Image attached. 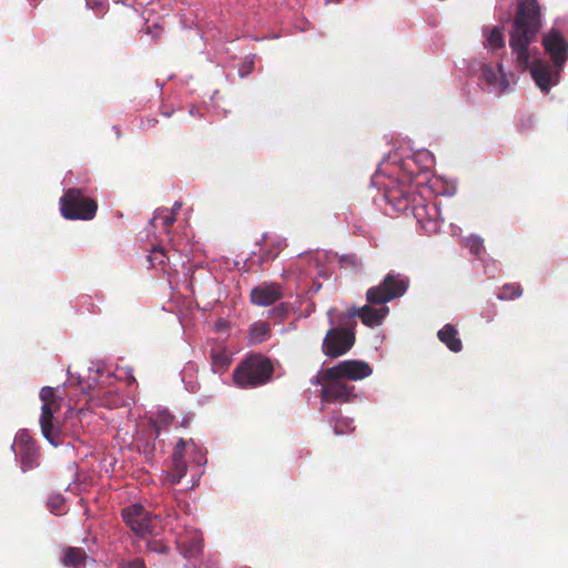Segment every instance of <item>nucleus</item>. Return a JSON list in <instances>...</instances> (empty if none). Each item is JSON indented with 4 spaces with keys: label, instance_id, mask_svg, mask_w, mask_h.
I'll return each instance as SVG.
<instances>
[{
    "label": "nucleus",
    "instance_id": "1",
    "mask_svg": "<svg viewBox=\"0 0 568 568\" xmlns=\"http://www.w3.org/2000/svg\"><path fill=\"white\" fill-rule=\"evenodd\" d=\"M541 28L540 6L537 0H519L510 33L509 47L517 65L526 70L530 64L529 45Z\"/></svg>",
    "mask_w": 568,
    "mask_h": 568
},
{
    "label": "nucleus",
    "instance_id": "2",
    "mask_svg": "<svg viewBox=\"0 0 568 568\" xmlns=\"http://www.w3.org/2000/svg\"><path fill=\"white\" fill-rule=\"evenodd\" d=\"M336 308L327 311V318L332 327L326 332L322 342V352L328 358H337L351 351L354 346L356 336V321L352 320V314H339L334 320Z\"/></svg>",
    "mask_w": 568,
    "mask_h": 568
},
{
    "label": "nucleus",
    "instance_id": "3",
    "mask_svg": "<svg viewBox=\"0 0 568 568\" xmlns=\"http://www.w3.org/2000/svg\"><path fill=\"white\" fill-rule=\"evenodd\" d=\"M275 372L271 358L254 353L246 356L233 371L234 384L240 388H256L270 383Z\"/></svg>",
    "mask_w": 568,
    "mask_h": 568
},
{
    "label": "nucleus",
    "instance_id": "4",
    "mask_svg": "<svg viewBox=\"0 0 568 568\" xmlns=\"http://www.w3.org/2000/svg\"><path fill=\"white\" fill-rule=\"evenodd\" d=\"M189 459L196 466L206 463L205 455L192 439L180 438L173 449L170 467L165 471L169 484L176 485L186 475Z\"/></svg>",
    "mask_w": 568,
    "mask_h": 568
},
{
    "label": "nucleus",
    "instance_id": "5",
    "mask_svg": "<svg viewBox=\"0 0 568 568\" xmlns=\"http://www.w3.org/2000/svg\"><path fill=\"white\" fill-rule=\"evenodd\" d=\"M40 399L42 402L40 427L43 437L53 446L60 444L61 428L54 420V413L61 408V398L55 395L53 387L45 386L40 390Z\"/></svg>",
    "mask_w": 568,
    "mask_h": 568
},
{
    "label": "nucleus",
    "instance_id": "6",
    "mask_svg": "<svg viewBox=\"0 0 568 568\" xmlns=\"http://www.w3.org/2000/svg\"><path fill=\"white\" fill-rule=\"evenodd\" d=\"M121 516L123 521L139 537L144 538L149 535H155L160 529V517L152 515L140 504H132L123 508Z\"/></svg>",
    "mask_w": 568,
    "mask_h": 568
},
{
    "label": "nucleus",
    "instance_id": "7",
    "mask_svg": "<svg viewBox=\"0 0 568 568\" xmlns=\"http://www.w3.org/2000/svg\"><path fill=\"white\" fill-rule=\"evenodd\" d=\"M408 285V280L402 275L387 274L382 283L368 288L366 301L373 305H384L392 300L403 296Z\"/></svg>",
    "mask_w": 568,
    "mask_h": 568
},
{
    "label": "nucleus",
    "instance_id": "8",
    "mask_svg": "<svg viewBox=\"0 0 568 568\" xmlns=\"http://www.w3.org/2000/svg\"><path fill=\"white\" fill-rule=\"evenodd\" d=\"M373 373L367 362L359 359H345L321 372L323 381L347 379L362 381Z\"/></svg>",
    "mask_w": 568,
    "mask_h": 568
},
{
    "label": "nucleus",
    "instance_id": "9",
    "mask_svg": "<svg viewBox=\"0 0 568 568\" xmlns=\"http://www.w3.org/2000/svg\"><path fill=\"white\" fill-rule=\"evenodd\" d=\"M11 448L20 462L23 473L39 466L40 448L37 442L26 430H21L17 434Z\"/></svg>",
    "mask_w": 568,
    "mask_h": 568
},
{
    "label": "nucleus",
    "instance_id": "10",
    "mask_svg": "<svg viewBox=\"0 0 568 568\" xmlns=\"http://www.w3.org/2000/svg\"><path fill=\"white\" fill-rule=\"evenodd\" d=\"M60 213H97L98 203L81 189H69L60 199Z\"/></svg>",
    "mask_w": 568,
    "mask_h": 568
},
{
    "label": "nucleus",
    "instance_id": "11",
    "mask_svg": "<svg viewBox=\"0 0 568 568\" xmlns=\"http://www.w3.org/2000/svg\"><path fill=\"white\" fill-rule=\"evenodd\" d=\"M542 45L554 68L562 69L568 59V42L564 36L557 29H551L544 36Z\"/></svg>",
    "mask_w": 568,
    "mask_h": 568
},
{
    "label": "nucleus",
    "instance_id": "12",
    "mask_svg": "<svg viewBox=\"0 0 568 568\" xmlns=\"http://www.w3.org/2000/svg\"><path fill=\"white\" fill-rule=\"evenodd\" d=\"M560 71L561 69L552 68L541 59H535L530 64V74L537 87L544 92H548L558 82Z\"/></svg>",
    "mask_w": 568,
    "mask_h": 568
},
{
    "label": "nucleus",
    "instance_id": "13",
    "mask_svg": "<svg viewBox=\"0 0 568 568\" xmlns=\"http://www.w3.org/2000/svg\"><path fill=\"white\" fill-rule=\"evenodd\" d=\"M321 389V399L326 403L349 402L354 395V386H351L342 379L326 381Z\"/></svg>",
    "mask_w": 568,
    "mask_h": 568
},
{
    "label": "nucleus",
    "instance_id": "14",
    "mask_svg": "<svg viewBox=\"0 0 568 568\" xmlns=\"http://www.w3.org/2000/svg\"><path fill=\"white\" fill-rule=\"evenodd\" d=\"M283 297L278 283H262L251 291V302L258 306H270Z\"/></svg>",
    "mask_w": 568,
    "mask_h": 568
},
{
    "label": "nucleus",
    "instance_id": "15",
    "mask_svg": "<svg viewBox=\"0 0 568 568\" xmlns=\"http://www.w3.org/2000/svg\"><path fill=\"white\" fill-rule=\"evenodd\" d=\"M388 312L389 308L387 306H382L377 310L369 305H364L359 308L353 306L343 314H352L353 321L359 317L364 325L373 327L379 325Z\"/></svg>",
    "mask_w": 568,
    "mask_h": 568
},
{
    "label": "nucleus",
    "instance_id": "16",
    "mask_svg": "<svg viewBox=\"0 0 568 568\" xmlns=\"http://www.w3.org/2000/svg\"><path fill=\"white\" fill-rule=\"evenodd\" d=\"M385 199L390 203L396 213H416L417 206H412L417 197L414 194L403 193L398 190H392L385 193Z\"/></svg>",
    "mask_w": 568,
    "mask_h": 568
},
{
    "label": "nucleus",
    "instance_id": "17",
    "mask_svg": "<svg viewBox=\"0 0 568 568\" xmlns=\"http://www.w3.org/2000/svg\"><path fill=\"white\" fill-rule=\"evenodd\" d=\"M480 78L493 91L503 92L508 87L501 64H498L496 70L489 64L483 65Z\"/></svg>",
    "mask_w": 568,
    "mask_h": 568
},
{
    "label": "nucleus",
    "instance_id": "18",
    "mask_svg": "<svg viewBox=\"0 0 568 568\" xmlns=\"http://www.w3.org/2000/svg\"><path fill=\"white\" fill-rule=\"evenodd\" d=\"M211 366L215 374H223L232 363V356L225 346L216 344L210 351Z\"/></svg>",
    "mask_w": 568,
    "mask_h": 568
},
{
    "label": "nucleus",
    "instance_id": "19",
    "mask_svg": "<svg viewBox=\"0 0 568 568\" xmlns=\"http://www.w3.org/2000/svg\"><path fill=\"white\" fill-rule=\"evenodd\" d=\"M438 339L454 353H459L463 349V343L458 337V331L453 324L444 325L437 333Z\"/></svg>",
    "mask_w": 568,
    "mask_h": 568
},
{
    "label": "nucleus",
    "instance_id": "20",
    "mask_svg": "<svg viewBox=\"0 0 568 568\" xmlns=\"http://www.w3.org/2000/svg\"><path fill=\"white\" fill-rule=\"evenodd\" d=\"M87 552L79 547H68L63 551L61 562L69 568H84L87 562Z\"/></svg>",
    "mask_w": 568,
    "mask_h": 568
},
{
    "label": "nucleus",
    "instance_id": "21",
    "mask_svg": "<svg viewBox=\"0 0 568 568\" xmlns=\"http://www.w3.org/2000/svg\"><path fill=\"white\" fill-rule=\"evenodd\" d=\"M484 36L486 38V42H485L486 48H488L493 51H496V50L505 47L503 28H500V27L485 28Z\"/></svg>",
    "mask_w": 568,
    "mask_h": 568
},
{
    "label": "nucleus",
    "instance_id": "22",
    "mask_svg": "<svg viewBox=\"0 0 568 568\" xmlns=\"http://www.w3.org/2000/svg\"><path fill=\"white\" fill-rule=\"evenodd\" d=\"M179 546L185 557H195L202 551V537L195 532L189 541L181 539Z\"/></svg>",
    "mask_w": 568,
    "mask_h": 568
},
{
    "label": "nucleus",
    "instance_id": "23",
    "mask_svg": "<svg viewBox=\"0 0 568 568\" xmlns=\"http://www.w3.org/2000/svg\"><path fill=\"white\" fill-rule=\"evenodd\" d=\"M271 336V327L266 322H256L250 328V342L260 344Z\"/></svg>",
    "mask_w": 568,
    "mask_h": 568
},
{
    "label": "nucleus",
    "instance_id": "24",
    "mask_svg": "<svg viewBox=\"0 0 568 568\" xmlns=\"http://www.w3.org/2000/svg\"><path fill=\"white\" fill-rule=\"evenodd\" d=\"M440 215H422V217L417 219V223L422 229L425 230L426 233H436L440 226Z\"/></svg>",
    "mask_w": 568,
    "mask_h": 568
},
{
    "label": "nucleus",
    "instance_id": "25",
    "mask_svg": "<svg viewBox=\"0 0 568 568\" xmlns=\"http://www.w3.org/2000/svg\"><path fill=\"white\" fill-rule=\"evenodd\" d=\"M173 419H174L173 415H171L166 410L159 413V415L156 416V419L153 423L155 436L158 437L160 434V429L162 427H168L173 422Z\"/></svg>",
    "mask_w": 568,
    "mask_h": 568
},
{
    "label": "nucleus",
    "instance_id": "26",
    "mask_svg": "<svg viewBox=\"0 0 568 568\" xmlns=\"http://www.w3.org/2000/svg\"><path fill=\"white\" fill-rule=\"evenodd\" d=\"M521 295V288L519 285H505L498 294L499 300H513Z\"/></svg>",
    "mask_w": 568,
    "mask_h": 568
},
{
    "label": "nucleus",
    "instance_id": "27",
    "mask_svg": "<svg viewBox=\"0 0 568 568\" xmlns=\"http://www.w3.org/2000/svg\"><path fill=\"white\" fill-rule=\"evenodd\" d=\"M341 267L356 268L361 265L359 260L355 254L342 255L338 260Z\"/></svg>",
    "mask_w": 568,
    "mask_h": 568
},
{
    "label": "nucleus",
    "instance_id": "28",
    "mask_svg": "<svg viewBox=\"0 0 568 568\" xmlns=\"http://www.w3.org/2000/svg\"><path fill=\"white\" fill-rule=\"evenodd\" d=\"M156 221H161L163 229L166 232H169V229L175 222V215H153V217L151 219V223L155 225Z\"/></svg>",
    "mask_w": 568,
    "mask_h": 568
},
{
    "label": "nucleus",
    "instance_id": "29",
    "mask_svg": "<svg viewBox=\"0 0 568 568\" xmlns=\"http://www.w3.org/2000/svg\"><path fill=\"white\" fill-rule=\"evenodd\" d=\"M148 549L153 552L165 554L169 547L162 540H150L148 542Z\"/></svg>",
    "mask_w": 568,
    "mask_h": 568
},
{
    "label": "nucleus",
    "instance_id": "30",
    "mask_svg": "<svg viewBox=\"0 0 568 568\" xmlns=\"http://www.w3.org/2000/svg\"><path fill=\"white\" fill-rule=\"evenodd\" d=\"M64 500L60 496H55L50 498L48 501V506L50 510L54 514H59L63 507Z\"/></svg>",
    "mask_w": 568,
    "mask_h": 568
},
{
    "label": "nucleus",
    "instance_id": "31",
    "mask_svg": "<svg viewBox=\"0 0 568 568\" xmlns=\"http://www.w3.org/2000/svg\"><path fill=\"white\" fill-rule=\"evenodd\" d=\"M121 568H145L143 560L135 559L129 562H123Z\"/></svg>",
    "mask_w": 568,
    "mask_h": 568
},
{
    "label": "nucleus",
    "instance_id": "32",
    "mask_svg": "<svg viewBox=\"0 0 568 568\" xmlns=\"http://www.w3.org/2000/svg\"><path fill=\"white\" fill-rule=\"evenodd\" d=\"M469 246H470L471 252H474L475 254H479L481 251L483 244L479 241V239H471Z\"/></svg>",
    "mask_w": 568,
    "mask_h": 568
},
{
    "label": "nucleus",
    "instance_id": "33",
    "mask_svg": "<svg viewBox=\"0 0 568 568\" xmlns=\"http://www.w3.org/2000/svg\"><path fill=\"white\" fill-rule=\"evenodd\" d=\"M280 251H281V248L277 247L275 251H267V252L263 253L262 262H267V261L275 258Z\"/></svg>",
    "mask_w": 568,
    "mask_h": 568
},
{
    "label": "nucleus",
    "instance_id": "34",
    "mask_svg": "<svg viewBox=\"0 0 568 568\" xmlns=\"http://www.w3.org/2000/svg\"><path fill=\"white\" fill-rule=\"evenodd\" d=\"M65 219L68 220H91L92 217H94L95 215H73V214H70V215H63Z\"/></svg>",
    "mask_w": 568,
    "mask_h": 568
},
{
    "label": "nucleus",
    "instance_id": "35",
    "mask_svg": "<svg viewBox=\"0 0 568 568\" xmlns=\"http://www.w3.org/2000/svg\"><path fill=\"white\" fill-rule=\"evenodd\" d=\"M181 209H182V203L181 202H175L173 207H172V210H171V213H176Z\"/></svg>",
    "mask_w": 568,
    "mask_h": 568
},
{
    "label": "nucleus",
    "instance_id": "36",
    "mask_svg": "<svg viewBox=\"0 0 568 568\" xmlns=\"http://www.w3.org/2000/svg\"><path fill=\"white\" fill-rule=\"evenodd\" d=\"M418 205L422 206L423 209L427 210V206H425L423 204V199H418Z\"/></svg>",
    "mask_w": 568,
    "mask_h": 568
}]
</instances>
